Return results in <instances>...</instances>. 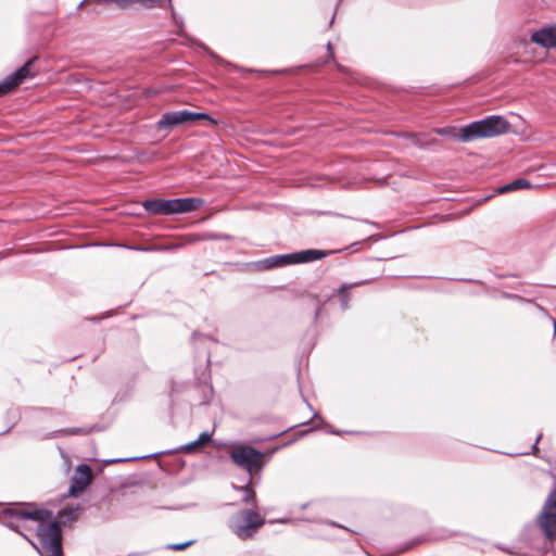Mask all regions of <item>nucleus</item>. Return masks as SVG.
I'll return each mask as SVG.
<instances>
[{
  "instance_id": "1",
  "label": "nucleus",
  "mask_w": 556,
  "mask_h": 556,
  "mask_svg": "<svg viewBox=\"0 0 556 556\" xmlns=\"http://www.w3.org/2000/svg\"><path fill=\"white\" fill-rule=\"evenodd\" d=\"M52 517V511L28 503L4 505L0 510L1 522L23 535L41 556H63L62 531L58 522L45 523Z\"/></svg>"
},
{
  "instance_id": "2",
  "label": "nucleus",
  "mask_w": 556,
  "mask_h": 556,
  "mask_svg": "<svg viewBox=\"0 0 556 556\" xmlns=\"http://www.w3.org/2000/svg\"><path fill=\"white\" fill-rule=\"evenodd\" d=\"M509 122L501 115H491L483 119L472 122L462 128L458 132L454 128H437L440 136H448L462 142H470L482 138H493L508 131Z\"/></svg>"
},
{
  "instance_id": "3",
  "label": "nucleus",
  "mask_w": 556,
  "mask_h": 556,
  "mask_svg": "<svg viewBox=\"0 0 556 556\" xmlns=\"http://www.w3.org/2000/svg\"><path fill=\"white\" fill-rule=\"evenodd\" d=\"M265 523L255 508L241 509L228 520L229 530L240 540L252 539Z\"/></svg>"
},
{
  "instance_id": "4",
  "label": "nucleus",
  "mask_w": 556,
  "mask_h": 556,
  "mask_svg": "<svg viewBox=\"0 0 556 556\" xmlns=\"http://www.w3.org/2000/svg\"><path fill=\"white\" fill-rule=\"evenodd\" d=\"M263 456V452L244 444L235 446L230 452L231 460L248 471L250 477L264 466Z\"/></svg>"
},
{
  "instance_id": "5",
  "label": "nucleus",
  "mask_w": 556,
  "mask_h": 556,
  "mask_svg": "<svg viewBox=\"0 0 556 556\" xmlns=\"http://www.w3.org/2000/svg\"><path fill=\"white\" fill-rule=\"evenodd\" d=\"M536 521L546 540L556 541V490L549 492Z\"/></svg>"
},
{
  "instance_id": "6",
  "label": "nucleus",
  "mask_w": 556,
  "mask_h": 556,
  "mask_svg": "<svg viewBox=\"0 0 556 556\" xmlns=\"http://www.w3.org/2000/svg\"><path fill=\"white\" fill-rule=\"evenodd\" d=\"M197 119H207L213 124L216 123V121L207 113L181 110L164 113L157 122V126L159 128L172 129L175 126L191 123Z\"/></svg>"
},
{
  "instance_id": "7",
  "label": "nucleus",
  "mask_w": 556,
  "mask_h": 556,
  "mask_svg": "<svg viewBox=\"0 0 556 556\" xmlns=\"http://www.w3.org/2000/svg\"><path fill=\"white\" fill-rule=\"evenodd\" d=\"M35 60V58L29 59L23 66L0 81V97L11 92L26 78L34 76V74L30 73V66L34 64Z\"/></svg>"
},
{
  "instance_id": "8",
  "label": "nucleus",
  "mask_w": 556,
  "mask_h": 556,
  "mask_svg": "<svg viewBox=\"0 0 556 556\" xmlns=\"http://www.w3.org/2000/svg\"><path fill=\"white\" fill-rule=\"evenodd\" d=\"M92 480L91 468L87 464H80L77 466L68 489V496L77 497Z\"/></svg>"
},
{
  "instance_id": "9",
  "label": "nucleus",
  "mask_w": 556,
  "mask_h": 556,
  "mask_svg": "<svg viewBox=\"0 0 556 556\" xmlns=\"http://www.w3.org/2000/svg\"><path fill=\"white\" fill-rule=\"evenodd\" d=\"M531 40L543 48H556V26H549L534 31Z\"/></svg>"
},
{
  "instance_id": "10",
  "label": "nucleus",
  "mask_w": 556,
  "mask_h": 556,
  "mask_svg": "<svg viewBox=\"0 0 556 556\" xmlns=\"http://www.w3.org/2000/svg\"><path fill=\"white\" fill-rule=\"evenodd\" d=\"M83 506L77 504L75 506H66L64 508H62L59 513H58V516H56V520H54L55 522H58V526H67V525H72L73 522H75L80 513L83 511ZM51 518L46 520L45 523H48V522H51ZM61 529V527H59Z\"/></svg>"
},
{
  "instance_id": "11",
  "label": "nucleus",
  "mask_w": 556,
  "mask_h": 556,
  "mask_svg": "<svg viewBox=\"0 0 556 556\" xmlns=\"http://www.w3.org/2000/svg\"><path fill=\"white\" fill-rule=\"evenodd\" d=\"M291 256L292 264L309 263L326 257L327 252L323 250L308 249L291 253Z\"/></svg>"
},
{
  "instance_id": "12",
  "label": "nucleus",
  "mask_w": 556,
  "mask_h": 556,
  "mask_svg": "<svg viewBox=\"0 0 556 556\" xmlns=\"http://www.w3.org/2000/svg\"><path fill=\"white\" fill-rule=\"evenodd\" d=\"M174 200L176 214L193 212L203 204V200L200 198H177Z\"/></svg>"
},
{
  "instance_id": "13",
  "label": "nucleus",
  "mask_w": 556,
  "mask_h": 556,
  "mask_svg": "<svg viewBox=\"0 0 556 556\" xmlns=\"http://www.w3.org/2000/svg\"><path fill=\"white\" fill-rule=\"evenodd\" d=\"M291 257H292L291 253L269 256L267 258L260 261L257 263V266L261 269H273V268H277V267H283V266L292 264Z\"/></svg>"
},
{
  "instance_id": "14",
  "label": "nucleus",
  "mask_w": 556,
  "mask_h": 556,
  "mask_svg": "<svg viewBox=\"0 0 556 556\" xmlns=\"http://www.w3.org/2000/svg\"><path fill=\"white\" fill-rule=\"evenodd\" d=\"M367 282H368V280H361V281H355L352 283H342L338 288L337 295L339 298L340 306H341L342 311H346L350 307V301H351L350 291H351V289L354 287L363 286Z\"/></svg>"
},
{
  "instance_id": "15",
  "label": "nucleus",
  "mask_w": 556,
  "mask_h": 556,
  "mask_svg": "<svg viewBox=\"0 0 556 556\" xmlns=\"http://www.w3.org/2000/svg\"><path fill=\"white\" fill-rule=\"evenodd\" d=\"M213 432L204 431L202 432L197 440L181 445L179 451L185 453H192L195 448L205 446L206 444L212 442Z\"/></svg>"
},
{
  "instance_id": "16",
  "label": "nucleus",
  "mask_w": 556,
  "mask_h": 556,
  "mask_svg": "<svg viewBox=\"0 0 556 556\" xmlns=\"http://www.w3.org/2000/svg\"><path fill=\"white\" fill-rule=\"evenodd\" d=\"M251 481H252V478L250 477L248 482H247V484L242 485V486H238L237 490L239 492L243 493V496H242V500H241L242 503L252 504L253 505L252 508H256V493L251 488Z\"/></svg>"
},
{
  "instance_id": "17",
  "label": "nucleus",
  "mask_w": 556,
  "mask_h": 556,
  "mask_svg": "<svg viewBox=\"0 0 556 556\" xmlns=\"http://www.w3.org/2000/svg\"><path fill=\"white\" fill-rule=\"evenodd\" d=\"M157 0H114V4L121 9H126L132 4H140L144 8L155 7Z\"/></svg>"
},
{
  "instance_id": "18",
  "label": "nucleus",
  "mask_w": 556,
  "mask_h": 556,
  "mask_svg": "<svg viewBox=\"0 0 556 556\" xmlns=\"http://www.w3.org/2000/svg\"><path fill=\"white\" fill-rule=\"evenodd\" d=\"M530 187H531V184L529 180L519 178V179H516V180L501 187L500 192L504 193V192L519 190V189H526V188H530Z\"/></svg>"
},
{
  "instance_id": "19",
  "label": "nucleus",
  "mask_w": 556,
  "mask_h": 556,
  "mask_svg": "<svg viewBox=\"0 0 556 556\" xmlns=\"http://www.w3.org/2000/svg\"><path fill=\"white\" fill-rule=\"evenodd\" d=\"M233 237L227 233H220V232H205L201 236L197 237V240L201 241H217V240H226L230 241Z\"/></svg>"
},
{
  "instance_id": "20",
  "label": "nucleus",
  "mask_w": 556,
  "mask_h": 556,
  "mask_svg": "<svg viewBox=\"0 0 556 556\" xmlns=\"http://www.w3.org/2000/svg\"><path fill=\"white\" fill-rule=\"evenodd\" d=\"M142 205L149 213L162 214V199L146 200Z\"/></svg>"
},
{
  "instance_id": "21",
  "label": "nucleus",
  "mask_w": 556,
  "mask_h": 556,
  "mask_svg": "<svg viewBox=\"0 0 556 556\" xmlns=\"http://www.w3.org/2000/svg\"><path fill=\"white\" fill-rule=\"evenodd\" d=\"M175 213V200H163L162 199V215H172Z\"/></svg>"
},
{
  "instance_id": "22",
  "label": "nucleus",
  "mask_w": 556,
  "mask_h": 556,
  "mask_svg": "<svg viewBox=\"0 0 556 556\" xmlns=\"http://www.w3.org/2000/svg\"><path fill=\"white\" fill-rule=\"evenodd\" d=\"M83 432H84V430L81 428L62 429V430H58V431L47 434L46 438L47 439L55 438V437H58L59 433L77 434V433H83Z\"/></svg>"
},
{
  "instance_id": "23",
  "label": "nucleus",
  "mask_w": 556,
  "mask_h": 556,
  "mask_svg": "<svg viewBox=\"0 0 556 556\" xmlns=\"http://www.w3.org/2000/svg\"><path fill=\"white\" fill-rule=\"evenodd\" d=\"M192 543H193V541H187L185 543L170 544L167 547L172 551H182V549L187 548L188 546H190Z\"/></svg>"
},
{
  "instance_id": "24",
  "label": "nucleus",
  "mask_w": 556,
  "mask_h": 556,
  "mask_svg": "<svg viewBox=\"0 0 556 556\" xmlns=\"http://www.w3.org/2000/svg\"><path fill=\"white\" fill-rule=\"evenodd\" d=\"M148 456H138V457H128V458H115V459H109L108 463H124V462H131V460H138L142 458H147Z\"/></svg>"
},
{
  "instance_id": "25",
  "label": "nucleus",
  "mask_w": 556,
  "mask_h": 556,
  "mask_svg": "<svg viewBox=\"0 0 556 556\" xmlns=\"http://www.w3.org/2000/svg\"><path fill=\"white\" fill-rule=\"evenodd\" d=\"M541 438H542V434H540V435L536 438V440H535L534 444L532 445V450H533V451H536V450H538V443H539V441L541 440Z\"/></svg>"
},
{
  "instance_id": "26",
  "label": "nucleus",
  "mask_w": 556,
  "mask_h": 556,
  "mask_svg": "<svg viewBox=\"0 0 556 556\" xmlns=\"http://www.w3.org/2000/svg\"><path fill=\"white\" fill-rule=\"evenodd\" d=\"M320 311H321V306H318V307H317V309H316V312H315V316H314V318H315V319H317V318H318V316H319V314H320Z\"/></svg>"
},
{
  "instance_id": "27",
  "label": "nucleus",
  "mask_w": 556,
  "mask_h": 556,
  "mask_svg": "<svg viewBox=\"0 0 556 556\" xmlns=\"http://www.w3.org/2000/svg\"><path fill=\"white\" fill-rule=\"evenodd\" d=\"M327 50H328V52L330 53V55H331V56H333V53H332V47H331V43H330V42H328V45H327Z\"/></svg>"
},
{
  "instance_id": "28",
  "label": "nucleus",
  "mask_w": 556,
  "mask_h": 556,
  "mask_svg": "<svg viewBox=\"0 0 556 556\" xmlns=\"http://www.w3.org/2000/svg\"><path fill=\"white\" fill-rule=\"evenodd\" d=\"M329 525L333 526V527H338V528H344L343 526L337 523V522H333V521H330Z\"/></svg>"
},
{
  "instance_id": "29",
  "label": "nucleus",
  "mask_w": 556,
  "mask_h": 556,
  "mask_svg": "<svg viewBox=\"0 0 556 556\" xmlns=\"http://www.w3.org/2000/svg\"><path fill=\"white\" fill-rule=\"evenodd\" d=\"M413 546H414V544L406 545L404 548L401 549V552L407 551V549L412 548Z\"/></svg>"
},
{
  "instance_id": "30",
  "label": "nucleus",
  "mask_w": 556,
  "mask_h": 556,
  "mask_svg": "<svg viewBox=\"0 0 556 556\" xmlns=\"http://www.w3.org/2000/svg\"><path fill=\"white\" fill-rule=\"evenodd\" d=\"M129 249L130 250H143L142 248H134V247H130Z\"/></svg>"
},
{
  "instance_id": "31",
  "label": "nucleus",
  "mask_w": 556,
  "mask_h": 556,
  "mask_svg": "<svg viewBox=\"0 0 556 556\" xmlns=\"http://www.w3.org/2000/svg\"><path fill=\"white\" fill-rule=\"evenodd\" d=\"M333 20H334V16H332V17H331V20H330V22H329V26H331V25H332Z\"/></svg>"
},
{
  "instance_id": "32",
  "label": "nucleus",
  "mask_w": 556,
  "mask_h": 556,
  "mask_svg": "<svg viewBox=\"0 0 556 556\" xmlns=\"http://www.w3.org/2000/svg\"><path fill=\"white\" fill-rule=\"evenodd\" d=\"M199 334L197 332L193 333L192 338L195 339Z\"/></svg>"
},
{
  "instance_id": "33",
  "label": "nucleus",
  "mask_w": 556,
  "mask_h": 556,
  "mask_svg": "<svg viewBox=\"0 0 556 556\" xmlns=\"http://www.w3.org/2000/svg\"><path fill=\"white\" fill-rule=\"evenodd\" d=\"M554 332H556V321H554Z\"/></svg>"
},
{
  "instance_id": "34",
  "label": "nucleus",
  "mask_w": 556,
  "mask_h": 556,
  "mask_svg": "<svg viewBox=\"0 0 556 556\" xmlns=\"http://www.w3.org/2000/svg\"><path fill=\"white\" fill-rule=\"evenodd\" d=\"M280 522H281V523H286V522H287V520H286V519H281V520H280Z\"/></svg>"
}]
</instances>
